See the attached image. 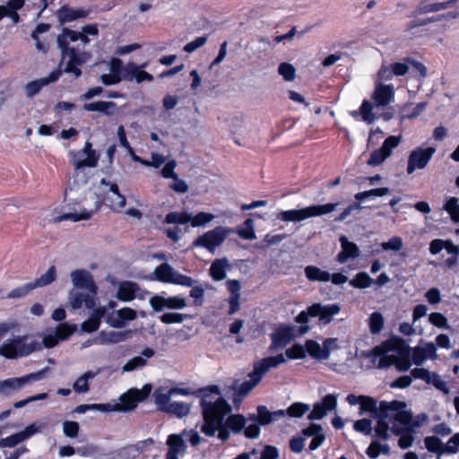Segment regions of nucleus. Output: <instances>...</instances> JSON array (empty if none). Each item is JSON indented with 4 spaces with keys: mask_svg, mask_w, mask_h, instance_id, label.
<instances>
[{
    "mask_svg": "<svg viewBox=\"0 0 459 459\" xmlns=\"http://www.w3.org/2000/svg\"><path fill=\"white\" fill-rule=\"evenodd\" d=\"M200 406L204 423L201 431L207 437L215 436L223 442L230 437V432L239 434L247 424V419L241 414H231V405L221 396V389L212 385L200 390Z\"/></svg>",
    "mask_w": 459,
    "mask_h": 459,
    "instance_id": "f257e3e1",
    "label": "nucleus"
},
{
    "mask_svg": "<svg viewBox=\"0 0 459 459\" xmlns=\"http://www.w3.org/2000/svg\"><path fill=\"white\" fill-rule=\"evenodd\" d=\"M99 29L97 24H87L82 28V31H75L67 28L63 29L57 36L56 43L61 50L63 60H66L64 72L73 74L75 78L82 75L80 66L91 58L90 52L80 48V45L89 43L88 35L97 36Z\"/></svg>",
    "mask_w": 459,
    "mask_h": 459,
    "instance_id": "f03ea898",
    "label": "nucleus"
},
{
    "mask_svg": "<svg viewBox=\"0 0 459 459\" xmlns=\"http://www.w3.org/2000/svg\"><path fill=\"white\" fill-rule=\"evenodd\" d=\"M152 385L146 384L142 389L131 388L119 397V403H93L81 404L74 411L76 413H85L89 411H129L134 410L137 404L145 400L151 394Z\"/></svg>",
    "mask_w": 459,
    "mask_h": 459,
    "instance_id": "7ed1b4c3",
    "label": "nucleus"
},
{
    "mask_svg": "<svg viewBox=\"0 0 459 459\" xmlns=\"http://www.w3.org/2000/svg\"><path fill=\"white\" fill-rule=\"evenodd\" d=\"M374 104L364 100L358 110H353L351 115L353 118L358 119L361 117V120L368 124H372L377 116L372 112L373 108L385 107L394 100V87L393 84L376 83L375 90L372 93Z\"/></svg>",
    "mask_w": 459,
    "mask_h": 459,
    "instance_id": "20e7f679",
    "label": "nucleus"
},
{
    "mask_svg": "<svg viewBox=\"0 0 459 459\" xmlns=\"http://www.w3.org/2000/svg\"><path fill=\"white\" fill-rule=\"evenodd\" d=\"M154 274L155 278L160 281L192 287L189 296L195 299V304L196 306L204 304L205 288L201 285L194 286L195 281L191 277L180 273L167 263L157 266L154 270Z\"/></svg>",
    "mask_w": 459,
    "mask_h": 459,
    "instance_id": "39448f33",
    "label": "nucleus"
},
{
    "mask_svg": "<svg viewBox=\"0 0 459 459\" xmlns=\"http://www.w3.org/2000/svg\"><path fill=\"white\" fill-rule=\"evenodd\" d=\"M405 403L400 401L386 402L382 401L379 403V411L386 414L391 423V431L394 435L402 433L403 429H414L419 424L412 422V414L405 411Z\"/></svg>",
    "mask_w": 459,
    "mask_h": 459,
    "instance_id": "423d86ee",
    "label": "nucleus"
},
{
    "mask_svg": "<svg viewBox=\"0 0 459 459\" xmlns=\"http://www.w3.org/2000/svg\"><path fill=\"white\" fill-rule=\"evenodd\" d=\"M339 203H328L325 204H314L302 209L281 211L276 215V219L286 222H299L304 220L319 217L333 212Z\"/></svg>",
    "mask_w": 459,
    "mask_h": 459,
    "instance_id": "0eeeda50",
    "label": "nucleus"
},
{
    "mask_svg": "<svg viewBox=\"0 0 459 459\" xmlns=\"http://www.w3.org/2000/svg\"><path fill=\"white\" fill-rule=\"evenodd\" d=\"M28 337L15 336L6 340L0 345V355L6 359H16L19 357H26L36 351L41 350V343L38 341L27 342Z\"/></svg>",
    "mask_w": 459,
    "mask_h": 459,
    "instance_id": "6e6552de",
    "label": "nucleus"
},
{
    "mask_svg": "<svg viewBox=\"0 0 459 459\" xmlns=\"http://www.w3.org/2000/svg\"><path fill=\"white\" fill-rule=\"evenodd\" d=\"M48 370V368H45L37 372H33L20 377H10L4 380H0V395L4 397H10L13 395L26 385L43 378L45 373Z\"/></svg>",
    "mask_w": 459,
    "mask_h": 459,
    "instance_id": "1a4fd4ad",
    "label": "nucleus"
},
{
    "mask_svg": "<svg viewBox=\"0 0 459 459\" xmlns=\"http://www.w3.org/2000/svg\"><path fill=\"white\" fill-rule=\"evenodd\" d=\"M231 231V229L218 226L196 238L193 242V246L204 247L210 253L214 254L216 248L224 242Z\"/></svg>",
    "mask_w": 459,
    "mask_h": 459,
    "instance_id": "9d476101",
    "label": "nucleus"
},
{
    "mask_svg": "<svg viewBox=\"0 0 459 459\" xmlns=\"http://www.w3.org/2000/svg\"><path fill=\"white\" fill-rule=\"evenodd\" d=\"M68 156L71 164L76 170L83 168H95L99 161V155L92 149V144L90 142H86L80 151H70Z\"/></svg>",
    "mask_w": 459,
    "mask_h": 459,
    "instance_id": "9b49d317",
    "label": "nucleus"
},
{
    "mask_svg": "<svg viewBox=\"0 0 459 459\" xmlns=\"http://www.w3.org/2000/svg\"><path fill=\"white\" fill-rule=\"evenodd\" d=\"M436 152L435 147L419 146L411 150L408 156L406 173L411 175L416 170L424 169Z\"/></svg>",
    "mask_w": 459,
    "mask_h": 459,
    "instance_id": "f8f14e48",
    "label": "nucleus"
},
{
    "mask_svg": "<svg viewBox=\"0 0 459 459\" xmlns=\"http://www.w3.org/2000/svg\"><path fill=\"white\" fill-rule=\"evenodd\" d=\"M340 312L341 306L338 303L323 304L318 302L309 306L311 317H316L318 323L323 325H329Z\"/></svg>",
    "mask_w": 459,
    "mask_h": 459,
    "instance_id": "ddd939ff",
    "label": "nucleus"
},
{
    "mask_svg": "<svg viewBox=\"0 0 459 459\" xmlns=\"http://www.w3.org/2000/svg\"><path fill=\"white\" fill-rule=\"evenodd\" d=\"M148 291L143 290L134 281H124L118 283L116 298L123 302H129L134 299H144Z\"/></svg>",
    "mask_w": 459,
    "mask_h": 459,
    "instance_id": "4468645a",
    "label": "nucleus"
},
{
    "mask_svg": "<svg viewBox=\"0 0 459 459\" xmlns=\"http://www.w3.org/2000/svg\"><path fill=\"white\" fill-rule=\"evenodd\" d=\"M150 305L156 312L162 311L164 308L182 309L186 306V300L179 296L163 297L155 295L150 299Z\"/></svg>",
    "mask_w": 459,
    "mask_h": 459,
    "instance_id": "2eb2a0df",
    "label": "nucleus"
},
{
    "mask_svg": "<svg viewBox=\"0 0 459 459\" xmlns=\"http://www.w3.org/2000/svg\"><path fill=\"white\" fill-rule=\"evenodd\" d=\"M100 184L108 187L105 199L108 202L109 208L114 212H120L126 206V200L125 195L119 192L118 186L105 178L100 180Z\"/></svg>",
    "mask_w": 459,
    "mask_h": 459,
    "instance_id": "dca6fc26",
    "label": "nucleus"
},
{
    "mask_svg": "<svg viewBox=\"0 0 459 459\" xmlns=\"http://www.w3.org/2000/svg\"><path fill=\"white\" fill-rule=\"evenodd\" d=\"M249 380L244 381L239 384L238 381H235L231 389L234 391L232 396V402L234 404L240 403L243 399L260 383V379L254 375V372L251 371L248 374Z\"/></svg>",
    "mask_w": 459,
    "mask_h": 459,
    "instance_id": "f3484780",
    "label": "nucleus"
},
{
    "mask_svg": "<svg viewBox=\"0 0 459 459\" xmlns=\"http://www.w3.org/2000/svg\"><path fill=\"white\" fill-rule=\"evenodd\" d=\"M71 280L76 289L97 295L98 288L89 272L85 270H74L71 273Z\"/></svg>",
    "mask_w": 459,
    "mask_h": 459,
    "instance_id": "a211bd4d",
    "label": "nucleus"
},
{
    "mask_svg": "<svg viewBox=\"0 0 459 459\" xmlns=\"http://www.w3.org/2000/svg\"><path fill=\"white\" fill-rule=\"evenodd\" d=\"M286 362L282 353L276 356H269L254 363L253 372L255 377L262 380L263 377L271 369L278 368Z\"/></svg>",
    "mask_w": 459,
    "mask_h": 459,
    "instance_id": "6ab92c4d",
    "label": "nucleus"
},
{
    "mask_svg": "<svg viewBox=\"0 0 459 459\" xmlns=\"http://www.w3.org/2000/svg\"><path fill=\"white\" fill-rule=\"evenodd\" d=\"M270 337L272 341L269 346L270 351L284 348L294 338V327L287 325L280 326L275 332L270 334Z\"/></svg>",
    "mask_w": 459,
    "mask_h": 459,
    "instance_id": "aec40b11",
    "label": "nucleus"
},
{
    "mask_svg": "<svg viewBox=\"0 0 459 459\" xmlns=\"http://www.w3.org/2000/svg\"><path fill=\"white\" fill-rule=\"evenodd\" d=\"M137 316L136 311L130 307H123L115 310L108 315L106 322L114 328H123L128 321L134 320Z\"/></svg>",
    "mask_w": 459,
    "mask_h": 459,
    "instance_id": "412c9836",
    "label": "nucleus"
},
{
    "mask_svg": "<svg viewBox=\"0 0 459 459\" xmlns=\"http://www.w3.org/2000/svg\"><path fill=\"white\" fill-rule=\"evenodd\" d=\"M337 405V397L334 394H327L325 395L322 402L316 403L313 406V410L308 414V419L310 420H321L323 419L329 411L334 410Z\"/></svg>",
    "mask_w": 459,
    "mask_h": 459,
    "instance_id": "4be33fe9",
    "label": "nucleus"
},
{
    "mask_svg": "<svg viewBox=\"0 0 459 459\" xmlns=\"http://www.w3.org/2000/svg\"><path fill=\"white\" fill-rule=\"evenodd\" d=\"M61 74L62 70L56 69L52 71L48 77L40 78L28 82L24 87L26 96L28 98H33L41 91L43 87L48 85L51 82H56Z\"/></svg>",
    "mask_w": 459,
    "mask_h": 459,
    "instance_id": "5701e85b",
    "label": "nucleus"
},
{
    "mask_svg": "<svg viewBox=\"0 0 459 459\" xmlns=\"http://www.w3.org/2000/svg\"><path fill=\"white\" fill-rule=\"evenodd\" d=\"M437 358V348L433 342H426L424 345H418L411 349V359L417 366L421 365L426 359Z\"/></svg>",
    "mask_w": 459,
    "mask_h": 459,
    "instance_id": "b1692460",
    "label": "nucleus"
},
{
    "mask_svg": "<svg viewBox=\"0 0 459 459\" xmlns=\"http://www.w3.org/2000/svg\"><path fill=\"white\" fill-rule=\"evenodd\" d=\"M341 251L336 255V261L339 264H344L349 259H355L359 256V248L357 244L350 241L346 236L339 238Z\"/></svg>",
    "mask_w": 459,
    "mask_h": 459,
    "instance_id": "393cba45",
    "label": "nucleus"
},
{
    "mask_svg": "<svg viewBox=\"0 0 459 459\" xmlns=\"http://www.w3.org/2000/svg\"><path fill=\"white\" fill-rule=\"evenodd\" d=\"M123 79L128 82L134 80L137 83H142L144 81L152 82L153 76L134 63L130 62L123 68Z\"/></svg>",
    "mask_w": 459,
    "mask_h": 459,
    "instance_id": "a878e982",
    "label": "nucleus"
},
{
    "mask_svg": "<svg viewBox=\"0 0 459 459\" xmlns=\"http://www.w3.org/2000/svg\"><path fill=\"white\" fill-rule=\"evenodd\" d=\"M166 444L169 446L166 459H178V456L186 451L187 446L181 434L169 435Z\"/></svg>",
    "mask_w": 459,
    "mask_h": 459,
    "instance_id": "bb28decb",
    "label": "nucleus"
},
{
    "mask_svg": "<svg viewBox=\"0 0 459 459\" xmlns=\"http://www.w3.org/2000/svg\"><path fill=\"white\" fill-rule=\"evenodd\" d=\"M95 294L86 293L79 290H72L69 294V304L73 309H78L84 305L87 308H94L96 305Z\"/></svg>",
    "mask_w": 459,
    "mask_h": 459,
    "instance_id": "cd10ccee",
    "label": "nucleus"
},
{
    "mask_svg": "<svg viewBox=\"0 0 459 459\" xmlns=\"http://www.w3.org/2000/svg\"><path fill=\"white\" fill-rule=\"evenodd\" d=\"M285 417L283 410L270 411L266 406L259 405L257 407V414L249 415V420L257 421L260 425H268L279 419Z\"/></svg>",
    "mask_w": 459,
    "mask_h": 459,
    "instance_id": "c85d7f7f",
    "label": "nucleus"
},
{
    "mask_svg": "<svg viewBox=\"0 0 459 459\" xmlns=\"http://www.w3.org/2000/svg\"><path fill=\"white\" fill-rule=\"evenodd\" d=\"M88 13L89 12L82 8L74 9L66 5L56 11V16L60 23L71 22L79 18H84Z\"/></svg>",
    "mask_w": 459,
    "mask_h": 459,
    "instance_id": "c756f323",
    "label": "nucleus"
},
{
    "mask_svg": "<svg viewBox=\"0 0 459 459\" xmlns=\"http://www.w3.org/2000/svg\"><path fill=\"white\" fill-rule=\"evenodd\" d=\"M132 336L131 331H102L99 333L96 342L100 344H113L124 342Z\"/></svg>",
    "mask_w": 459,
    "mask_h": 459,
    "instance_id": "7c9ffc66",
    "label": "nucleus"
},
{
    "mask_svg": "<svg viewBox=\"0 0 459 459\" xmlns=\"http://www.w3.org/2000/svg\"><path fill=\"white\" fill-rule=\"evenodd\" d=\"M154 356V351L152 348H144L142 356H135L129 359L122 368L123 371L130 372L138 368H142L146 365V359Z\"/></svg>",
    "mask_w": 459,
    "mask_h": 459,
    "instance_id": "2f4dec72",
    "label": "nucleus"
},
{
    "mask_svg": "<svg viewBox=\"0 0 459 459\" xmlns=\"http://www.w3.org/2000/svg\"><path fill=\"white\" fill-rule=\"evenodd\" d=\"M230 267V261L226 257L215 259L209 269L210 275L214 281H222L226 278V271Z\"/></svg>",
    "mask_w": 459,
    "mask_h": 459,
    "instance_id": "473e14b6",
    "label": "nucleus"
},
{
    "mask_svg": "<svg viewBox=\"0 0 459 459\" xmlns=\"http://www.w3.org/2000/svg\"><path fill=\"white\" fill-rule=\"evenodd\" d=\"M100 208V203L97 201L95 203V207H94L93 210L88 211L86 209H83L80 212H66V213H64V214L56 217L54 221L56 222H60V221H67V220H70V221H82V220H88Z\"/></svg>",
    "mask_w": 459,
    "mask_h": 459,
    "instance_id": "72a5a7b5",
    "label": "nucleus"
},
{
    "mask_svg": "<svg viewBox=\"0 0 459 459\" xmlns=\"http://www.w3.org/2000/svg\"><path fill=\"white\" fill-rule=\"evenodd\" d=\"M377 425L374 429L375 437L380 440H387L389 438L390 422L385 413L379 411Z\"/></svg>",
    "mask_w": 459,
    "mask_h": 459,
    "instance_id": "f704fd0d",
    "label": "nucleus"
},
{
    "mask_svg": "<svg viewBox=\"0 0 459 459\" xmlns=\"http://www.w3.org/2000/svg\"><path fill=\"white\" fill-rule=\"evenodd\" d=\"M105 312L106 309L104 307L95 309L91 317L82 324V331L85 333H92L98 330L100 325V319L104 316Z\"/></svg>",
    "mask_w": 459,
    "mask_h": 459,
    "instance_id": "c9c22d12",
    "label": "nucleus"
},
{
    "mask_svg": "<svg viewBox=\"0 0 459 459\" xmlns=\"http://www.w3.org/2000/svg\"><path fill=\"white\" fill-rule=\"evenodd\" d=\"M304 273L310 281L327 282L330 281V273L315 265L306 266Z\"/></svg>",
    "mask_w": 459,
    "mask_h": 459,
    "instance_id": "e433bc0d",
    "label": "nucleus"
},
{
    "mask_svg": "<svg viewBox=\"0 0 459 459\" xmlns=\"http://www.w3.org/2000/svg\"><path fill=\"white\" fill-rule=\"evenodd\" d=\"M443 210L449 214L453 222L459 223V199L457 197H446Z\"/></svg>",
    "mask_w": 459,
    "mask_h": 459,
    "instance_id": "4c0bfd02",
    "label": "nucleus"
},
{
    "mask_svg": "<svg viewBox=\"0 0 459 459\" xmlns=\"http://www.w3.org/2000/svg\"><path fill=\"white\" fill-rule=\"evenodd\" d=\"M306 353L314 359L324 360L327 359V352H324L323 345L321 346L316 341L307 340L305 343Z\"/></svg>",
    "mask_w": 459,
    "mask_h": 459,
    "instance_id": "58836bf2",
    "label": "nucleus"
},
{
    "mask_svg": "<svg viewBox=\"0 0 459 459\" xmlns=\"http://www.w3.org/2000/svg\"><path fill=\"white\" fill-rule=\"evenodd\" d=\"M191 404L184 402H172L167 408L165 412L176 415L178 418H183L189 414Z\"/></svg>",
    "mask_w": 459,
    "mask_h": 459,
    "instance_id": "ea45409f",
    "label": "nucleus"
},
{
    "mask_svg": "<svg viewBox=\"0 0 459 459\" xmlns=\"http://www.w3.org/2000/svg\"><path fill=\"white\" fill-rule=\"evenodd\" d=\"M56 279V269L55 265H51L48 271L42 274L39 278L31 281L34 289L42 288L51 284Z\"/></svg>",
    "mask_w": 459,
    "mask_h": 459,
    "instance_id": "a19ab883",
    "label": "nucleus"
},
{
    "mask_svg": "<svg viewBox=\"0 0 459 459\" xmlns=\"http://www.w3.org/2000/svg\"><path fill=\"white\" fill-rule=\"evenodd\" d=\"M97 373L87 371L79 377L74 383V390L77 394H84L89 391V380L96 377Z\"/></svg>",
    "mask_w": 459,
    "mask_h": 459,
    "instance_id": "79ce46f5",
    "label": "nucleus"
},
{
    "mask_svg": "<svg viewBox=\"0 0 459 459\" xmlns=\"http://www.w3.org/2000/svg\"><path fill=\"white\" fill-rule=\"evenodd\" d=\"M375 280L371 278L366 272L358 273L351 280L349 281V284L356 289H367L369 288Z\"/></svg>",
    "mask_w": 459,
    "mask_h": 459,
    "instance_id": "37998d69",
    "label": "nucleus"
},
{
    "mask_svg": "<svg viewBox=\"0 0 459 459\" xmlns=\"http://www.w3.org/2000/svg\"><path fill=\"white\" fill-rule=\"evenodd\" d=\"M390 193V189L388 187H379V188H373L370 190L359 192L357 193L354 197L359 202H363L366 199L369 198H375L377 196H384Z\"/></svg>",
    "mask_w": 459,
    "mask_h": 459,
    "instance_id": "c03bdc74",
    "label": "nucleus"
},
{
    "mask_svg": "<svg viewBox=\"0 0 459 459\" xmlns=\"http://www.w3.org/2000/svg\"><path fill=\"white\" fill-rule=\"evenodd\" d=\"M310 410V406L303 403H293L287 410H283L285 416L288 415L291 418H301Z\"/></svg>",
    "mask_w": 459,
    "mask_h": 459,
    "instance_id": "a18cd8bd",
    "label": "nucleus"
},
{
    "mask_svg": "<svg viewBox=\"0 0 459 459\" xmlns=\"http://www.w3.org/2000/svg\"><path fill=\"white\" fill-rule=\"evenodd\" d=\"M359 406L360 413L368 411L372 413L375 417L379 414V405L377 406V402L373 397L362 395Z\"/></svg>",
    "mask_w": 459,
    "mask_h": 459,
    "instance_id": "49530a36",
    "label": "nucleus"
},
{
    "mask_svg": "<svg viewBox=\"0 0 459 459\" xmlns=\"http://www.w3.org/2000/svg\"><path fill=\"white\" fill-rule=\"evenodd\" d=\"M370 356L374 358H380L377 365L379 368H386L394 363V358L393 356L384 354L382 348L379 346L375 347L371 351Z\"/></svg>",
    "mask_w": 459,
    "mask_h": 459,
    "instance_id": "de8ad7c7",
    "label": "nucleus"
},
{
    "mask_svg": "<svg viewBox=\"0 0 459 459\" xmlns=\"http://www.w3.org/2000/svg\"><path fill=\"white\" fill-rule=\"evenodd\" d=\"M191 214L186 212H170L165 217V222L169 224H186L190 222Z\"/></svg>",
    "mask_w": 459,
    "mask_h": 459,
    "instance_id": "09e8293b",
    "label": "nucleus"
},
{
    "mask_svg": "<svg viewBox=\"0 0 459 459\" xmlns=\"http://www.w3.org/2000/svg\"><path fill=\"white\" fill-rule=\"evenodd\" d=\"M389 449L387 445H381L377 440H373L367 448L366 454L368 457L376 459L381 453L388 454Z\"/></svg>",
    "mask_w": 459,
    "mask_h": 459,
    "instance_id": "8fccbe9b",
    "label": "nucleus"
},
{
    "mask_svg": "<svg viewBox=\"0 0 459 459\" xmlns=\"http://www.w3.org/2000/svg\"><path fill=\"white\" fill-rule=\"evenodd\" d=\"M369 330L371 333H379L384 326V317L379 312H373L368 318Z\"/></svg>",
    "mask_w": 459,
    "mask_h": 459,
    "instance_id": "3c124183",
    "label": "nucleus"
},
{
    "mask_svg": "<svg viewBox=\"0 0 459 459\" xmlns=\"http://www.w3.org/2000/svg\"><path fill=\"white\" fill-rule=\"evenodd\" d=\"M77 329L75 325H69L67 323H62L58 325L55 329V333L58 337L59 342L66 340L72 335Z\"/></svg>",
    "mask_w": 459,
    "mask_h": 459,
    "instance_id": "603ef678",
    "label": "nucleus"
},
{
    "mask_svg": "<svg viewBox=\"0 0 459 459\" xmlns=\"http://www.w3.org/2000/svg\"><path fill=\"white\" fill-rule=\"evenodd\" d=\"M454 4V1H447L442 3L429 4L420 6L418 9L419 13H435L442 10H446Z\"/></svg>",
    "mask_w": 459,
    "mask_h": 459,
    "instance_id": "864d4df0",
    "label": "nucleus"
},
{
    "mask_svg": "<svg viewBox=\"0 0 459 459\" xmlns=\"http://www.w3.org/2000/svg\"><path fill=\"white\" fill-rule=\"evenodd\" d=\"M214 218H215V216L212 213L200 212L195 216L191 215L190 223H191V226L194 228L201 227V226H204V225L208 224Z\"/></svg>",
    "mask_w": 459,
    "mask_h": 459,
    "instance_id": "5fc2aeb1",
    "label": "nucleus"
},
{
    "mask_svg": "<svg viewBox=\"0 0 459 459\" xmlns=\"http://www.w3.org/2000/svg\"><path fill=\"white\" fill-rule=\"evenodd\" d=\"M424 443H425L427 449L429 452L437 453V454L445 453L444 446H443L440 438H438L435 436L425 437Z\"/></svg>",
    "mask_w": 459,
    "mask_h": 459,
    "instance_id": "6e6d98bb",
    "label": "nucleus"
},
{
    "mask_svg": "<svg viewBox=\"0 0 459 459\" xmlns=\"http://www.w3.org/2000/svg\"><path fill=\"white\" fill-rule=\"evenodd\" d=\"M353 429L365 436H370L373 431L372 421L368 419H361L354 421Z\"/></svg>",
    "mask_w": 459,
    "mask_h": 459,
    "instance_id": "4d7b16f0",
    "label": "nucleus"
},
{
    "mask_svg": "<svg viewBox=\"0 0 459 459\" xmlns=\"http://www.w3.org/2000/svg\"><path fill=\"white\" fill-rule=\"evenodd\" d=\"M34 288L31 282L26 283L24 285L19 286L13 290H11L7 295V299H22L26 297Z\"/></svg>",
    "mask_w": 459,
    "mask_h": 459,
    "instance_id": "13d9d810",
    "label": "nucleus"
},
{
    "mask_svg": "<svg viewBox=\"0 0 459 459\" xmlns=\"http://www.w3.org/2000/svg\"><path fill=\"white\" fill-rule=\"evenodd\" d=\"M278 72L287 82H292L295 79L296 69L289 63H281L278 67Z\"/></svg>",
    "mask_w": 459,
    "mask_h": 459,
    "instance_id": "bf43d9fd",
    "label": "nucleus"
},
{
    "mask_svg": "<svg viewBox=\"0 0 459 459\" xmlns=\"http://www.w3.org/2000/svg\"><path fill=\"white\" fill-rule=\"evenodd\" d=\"M402 141L401 135H391L388 136L383 143L381 148L385 151V152L388 155V157L392 154L393 150L396 148Z\"/></svg>",
    "mask_w": 459,
    "mask_h": 459,
    "instance_id": "052dcab7",
    "label": "nucleus"
},
{
    "mask_svg": "<svg viewBox=\"0 0 459 459\" xmlns=\"http://www.w3.org/2000/svg\"><path fill=\"white\" fill-rule=\"evenodd\" d=\"M413 429H403L401 434H398L397 436L400 437L398 440V446L403 448L406 449L409 448L414 440V437L412 436Z\"/></svg>",
    "mask_w": 459,
    "mask_h": 459,
    "instance_id": "680f3d73",
    "label": "nucleus"
},
{
    "mask_svg": "<svg viewBox=\"0 0 459 459\" xmlns=\"http://www.w3.org/2000/svg\"><path fill=\"white\" fill-rule=\"evenodd\" d=\"M387 158L388 155L385 152V151L382 148H379L371 152L367 163L368 165L373 167L378 166L382 164Z\"/></svg>",
    "mask_w": 459,
    "mask_h": 459,
    "instance_id": "e2e57ef3",
    "label": "nucleus"
},
{
    "mask_svg": "<svg viewBox=\"0 0 459 459\" xmlns=\"http://www.w3.org/2000/svg\"><path fill=\"white\" fill-rule=\"evenodd\" d=\"M46 427L44 423L34 422L27 426L23 430L20 431L23 440H26L37 433L42 431V429Z\"/></svg>",
    "mask_w": 459,
    "mask_h": 459,
    "instance_id": "0e129e2a",
    "label": "nucleus"
},
{
    "mask_svg": "<svg viewBox=\"0 0 459 459\" xmlns=\"http://www.w3.org/2000/svg\"><path fill=\"white\" fill-rule=\"evenodd\" d=\"M429 321L433 325L438 328L449 329L450 326L447 323L446 317L438 312H433L429 316Z\"/></svg>",
    "mask_w": 459,
    "mask_h": 459,
    "instance_id": "69168bd1",
    "label": "nucleus"
},
{
    "mask_svg": "<svg viewBox=\"0 0 459 459\" xmlns=\"http://www.w3.org/2000/svg\"><path fill=\"white\" fill-rule=\"evenodd\" d=\"M285 354L289 359H303L306 357V349L305 346L296 343L290 348L287 349Z\"/></svg>",
    "mask_w": 459,
    "mask_h": 459,
    "instance_id": "338daca9",
    "label": "nucleus"
},
{
    "mask_svg": "<svg viewBox=\"0 0 459 459\" xmlns=\"http://www.w3.org/2000/svg\"><path fill=\"white\" fill-rule=\"evenodd\" d=\"M186 317V315L179 314V313H164L160 316V320L163 324H179L182 323L185 318Z\"/></svg>",
    "mask_w": 459,
    "mask_h": 459,
    "instance_id": "774afa93",
    "label": "nucleus"
}]
</instances>
